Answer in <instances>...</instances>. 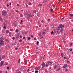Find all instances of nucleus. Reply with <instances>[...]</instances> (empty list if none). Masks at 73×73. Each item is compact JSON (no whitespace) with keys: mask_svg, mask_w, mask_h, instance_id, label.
Segmentation results:
<instances>
[{"mask_svg":"<svg viewBox=\"0 0 73 73\" xmlns=\"http://www.w3.org/2000/svg\"><path fill=\"white\" fill-rule=\"evenodd\" d=\"M29 5H31V2H30L29 3Z\"/></svg>","mask_w":73,"mask_h":73,"instance_id":"f704fd0d","label":"nucleus"},{"mask_svg":"<svg viewBox=\"0 0 73 73\" xmlns=\"http://www.w3.org/2000/svg\"><path fill=\"white\" fill-rule=\"evenodd\" d=\"M50 10L51 11V12H53V9H50Z\"/></svg>","mask_w":73,"mask_h":73,"instance_id":"c9c22d12","label":"nucleus"},{"mask_svg":"<svg viewBox=\"0 0 73 73\" xmlns=\"http://www.w3.org/2000/svg\"><path fill=\"white\" fill-rule=\"evenodd\" d=\"M17 6H18V7H20V5H19V4H17Z\"/></svg>","mask_w":73,"mask_h":73,"instance_id":"ea45409f","label":"nucleus"},{"mask_svg":"<svg viewBox=\"0 0 73 73\" xmlns=\"http://www.w3.org/2000/svg\"><path fill=\"white\" fill-rule=\"evenodd\" d=\"M15 50H17V49H18V48H17V47L16 48H15Z\"/></svg>","mask_w":73,"mask_h":73,"instance_id":"37998d69","label":"nucleus"},{"mask_svg":"<svg viewBox=\"0 0 73 73\" xmlns=\"http://www.w3.org/2000/svg\"><path fill=\"white\" fill-rule=\"evenodd\" d=\"M28 12L27 11L26 12V14H25V15H27V14H28Z\"/></svg>","mask_w":73,"mask_h":73,"instance_id":"4be33fe9","label":"nucleus"},{"mask_svg":"<svg viewBox=\"0 0 73 73\" xmlns=\"http://www.w3.org/2000/svg\"><path fill=\"white\" fill-rule=\"evenodd\" d=\"M36 11L35 10L34 11L33 13H36Z\"/></svg>","mask_w":73,"mask_h":73,"instance_id":"58836bf2","label":"nucleus"},{"mask_svg":"<svg viewBox=\"0 0 73 73\" xmlns=\"http://www.w3.org/2000/svg\"><path fill=\"white\" fill-rule=\"evenodd\" d=\"M30 39H31V37H29L28 38V40H30Z\"/></svg>","mask_w":73,"mask_h":73,"instance_id":"cd10ccee","label":"nucleus"},{"mask_svg":"<svg viewBox=\"0 0 73 73\" xmlns=\"http://www.w3.org/2000/svg\"><path fill=\"white\" fill-rule=\"evenodd\" d=\"M4 61H2L1 62L0 64V66H2V65H3V64H4Z\"/></svg>","mask_w":73,"mask_h":73,"instance_id":"423d86ee","label":"nucleus"},{"mask_svg":"<svg viewBox=\"0 0 73 73\" xmlns=\"http://www.w3.org/2000/svg\"><path fill=\"white\" fill-rule=\"evenodd\" d=\"M21 41H22V40L21 39H20L19 41V42H21Z\"/></svg>","mask_w":73,"mask_h":73,"instance_id":"473e14b6","label":"nucleus"},{"mask_svg":"<svg viewBox=\"0 0 73 73\" xmlns=\"http://www.w3.org/2000/svg\"><path fill=\"white\" fill-rule=\"evenodd\" d=\"M60 29V27H58V30L59 31V30Z\"/></svg>","mask_w":73,"mask_h":73,"instance_id":"4468645a","label":"nucleus"},{"mask_svg":"<svg viewBox=\"0 0 73 73\" xmlns=\"http://www.w3.org/2000/svg\"><path fill=\"white\" fill-rule=\"evenodd\" d=\"M37 43L36 44V45H38V43H39V42L37 41Z\"/></svg>","mask_w":73,"mask_h":73,"instance_id":"72a5a7b5","label":"nucleus"},{"mask_svg":"<svg viewBox=\"0 0 73 73\" xmlns=\"http://www.w3.org/2000/svg\"><path fill=\"white\" fill-rule=\"evenodd\" d=\"M10 31H13V30L12 29H10Z\"/></svg>","mask_w":73,"mask_h":73,"instance_id":"6e6d98bb","label":"nucleus"},{"mask_svg":"<svg viewBox=\"0 0 73 73\" xmlns=\"http://www.w3.org/2000/svg\"><path fill=\"white\" fill-rule=\"evenodd\" d=\"M55 33H55L54 32L53 33V35H55Z\"/></svg>","mask_w":73,"mask_h":73,"instance_id":"338daca9","label":"nucleus"},{"mask_svg":"<svg viewBox=\"0 0 73 73\" xmlns=\"http://www.w3.org/2000/svg\"><path fill=\"white\" fill-rule=\"evenodd\" d=\"M5 40L6 41H8V39H6Z\"/></svg>","mask_w":73,"mask_h":73,"instance_id":"4d7b16f0","label":"nucleus"},{"mask_svg":"<svg viewBox=\"0 0 73 73\" xmlns=\"http://www.w3.org/2000/svg\"><path fill=\"white\" fill-rule=\"evenodd\" d=\"M53 33H54L53 31H52L51 32V34H53Z\"/></svg>","mask_w":73,"mask_h":73,"instance_id":"79ce46f5","label":"nucleus"},{"mask_svg":"<svg viewBox=\"0 0 73 73\" xmlns=\"http://www.w3.org/2000/svg\"><path fill=\"white\" fill-rule=\"evenodd\" d=\"M34 39L35 40H36V38H35Z\"/></svg>","mask_w":73,"mask_h":73,"instance_id":"e2e57ef3","label":"nucleus"},{"mask_svg":"<svg viewBox=\"0 0 73 73\" xmlns=\"http://www.w3.org/2000/svg\"><path fill=\"white\" fill-rule=\"evenodd\" d=\"M70 50V51H72V50H73V49H72V48H70L69 49Z\"/></svg>","mask_w":73,"mask_h":73,"instance_id":"393cba45","label":"nucleus"},{"mask_svg":"<svg viewBox=\"0 0 73 73\" xmlns=\"http://www.w3.org/2000/svg\"><path fill=\"white\" fill-rule=\"evenodd\" d=\"M60 69H61V68H60L58 69H57V71H58Z\"/></svg>","mask_w":73,"mask_h":73,"instance_id":"a878e982","label":"nucleus"},{"mask_svg":"<svg viewBox=\"0 0 73 73\" xmlns=\"http://www.w3.org/2000/svg\"><path fill=\"white\" fill-rule=\"evenodd\" d=\"M0 20L1 21H3V19H2V18H0Z\"/></svg>","mask_w":73,"mask_h":73,"instance_id":"5701e85b","label":"nucleus"},{"mask_svg":"<svg viewBox=\"0 0 73 73\" xmlns=\"http://www.w3.org/2000/svg\"><path fill=\"white\" fill-rule=\"evenodd\" d=\"M20 17H23V15L22 14H20Z\"/></svg>","mask_w":73,"mask_h":73,"instance_id":"412c9836","label":"nucleus"},{"mask_svg":"<svg viewBox=\"0 0 73 73\" xmlns=\"http://www.w3.org/2000/svg\"><path fill=\"white\" fill-rule=\"evenodd\" d=\"M60 27L61 28V29L60 30V32L61 33H63L64 32V30H63V29L62 28H64V25H62V24H60Z\"/></svg>","mask_w":73,"mask_h":73,"instance_id":"f257e3e1","label":"nucleus"},{"mask_svg":"<svg viewBox=\"0 0 73 73\" xmlns=\"http://www.w3.org/2000/svg\"><path fill=\"white\" fill-rule=\"evenodd\" d=\"M68 64H65L64 66L63 67V68H66V67H68Z\"/></svg>","mask_w":73,"mask_h":73,"instance_id":"6e6552de","label":"nucleus"},{"mask_svg":"<svg viewBox=\"0 0 73 73\" xmlns=\"http://www.w3.org/2000/svg\"><path fill=\"white\" fill-rule=\"evenodd\" d=\"M39 27H41V24H40L39 26Z\"/></svg>","mask_w":73,"mask_h":73,"instance_id":"864d4df0","label":"nucleus"},{"mask_svg":"<svg viewBox=\"0 0 73 73\" xmlns=\"http://www.w3.org/2000/svg\"><path fill=\"white\" fill-rule=\"evenodd\" d=\"M31 13L30 12H28V13L27 14V16H29V17L30 16V15H31Z\"/></svg>","mask_w":73,"mask_h":73,"instance_id":"20e7f679","label":"nucleus"},{"mask_svg":"<svg viewBox=\"0 0 73 73\" xmlns=\"http://www.w3.org/2000/svg\"><path fill=\"white\" fill-rule=\"evenodd\" d=\"M11 33H9V35L10 37H11Z\"/></svg>","mask_w":73,"mask_h":73,"instance_id":"7c9ffc66","label":"nucleus"},{"mask_svg":"<svg viewBox=\"0 0 73 73\" xmlns=\"http://www.w3.org/2000/svg\"><path fill=\"white\" fill-rule=\"evenodd\" d=\"M5 56L4 55L3 56H2V58H5Z\"/></svg>","mask_w":73,"mask_h":73,"instance_id":"2f4dec72","label":"nucleus"},{"mask_svg":"<svg viewBox=\"0 0 73 73\" xmlns=\"http://www.w3.org/2000/svg\"><path fill=\"white\" fill-rule=\"evenodd\" d=\"M31 37H33V35H31Z\"/></svg>","mask_w":73,"mask_h":73,"instance_id":"bf43d9fd","label":"nucleus"},{"mask_svg":"<svg viewBox=\"0 0 73 73\" xmlns=\"http://www.w3.org/2000/svg\"><path fill=\"white\" fill-rule=\"evenodd\" d=\"M33 16H34V15H30L29 17H33Z\"/></svg>","mask_w":73,"mask_h":73,"instance_id":"f8f14e48","label":"nucleus"},{"mask_svg":"<svg viewBox=\"0 0 73 73\" xmlns=\"http://www.w3.org/2000/svg\"><path fill=\"white\" fill-rule=\"evenodd\" d=\"M69 19H72V18L71 17L70 15H69Z\"/></svg>","mask_w":73,"mask_h":73,"instance_id":"dca6fc26","label":"nucleus"},{"mask_svg":"<svg viewBox=\"0 0 73 73\" xmlns=\"http://www.w3.org/2000/svg\"><path fill=\"white\" fill-rule=\"evenodd\" d=\"M1 56H0V61H1Z\"/></svg>","mask_w":73,"mask_h":73,"instance_id":"a18cd8bd","label":"nucleus"},{"mask_svg":"<svg viewBox=\"0 0 73 73\" xmlns=\"http://www.w3.org/2000/svg\"><path fill=\"white\" fill-rule=\"evenodd\" d=\"M20 58L18 60V63H20Z\"/></svg>","mask_w":73,"mask_h":73,"instance_id":"aec40b11","label":"nucleus"},{"mask_svg":"<svg viewBox=\"0 0 73 73\" xmlns=\"http://www.w3.org/2000/svg\"><path fill=\"white\" fill-rule=\"evenodd\" d=\"M45 32H43L42 33V34H43V35H44V34H45Z\"/></svg>","mask_w":73,"mask_h":73,"instance_id":"603ef678","label":"nucleus"},{"mask_svg":"<svg viewBox=\"0 0 73 73\" xmlns=\"http://www.w3.org/2000/svg\"><path fill=\"white\" fill-rule=\"evenodd\" d=\"M61 56L62 57H64V54L61 53Z\"/></svg>","mask_w":73,"mask_h":73,"instance_id":"a211bd4d","label":"nucleus"},{"mask_svg":"<svg viewBox=\"0 0 73 73\" xmlns=\"http://www.w3.org/2000/svg\"><path fill=\"white\" fill-rule=\"evenodd\" d=\"M42 66H43V67H44L45 66V63L43 62L42 63Z\"/></svg>","mask_w":73,"mask_h":73,"instance_id":"1a4fd4ad","label":"nucleus"},{"mask_svg":"<svg viewBox=\"0 0 73 73\" xmlns=\"http://www.w3.org/2000/svg\"><path fill=\"white\" fill-rule=\"evenodd\" d=\"M7 13V11L5 10H3L2 12V15L3 16H5Z\"/></svg>","mask_w":73,"mask_h":73,"instance_id":"f03ea898","label":"nucleus"},{"mask_svg":"<svg viewBox=\"0 0 73 73\" xmlns=\"http://www.w3.org/2000/svg\"><path fill=\"white\" fill-rule=\"evenodd\" d=\"M41 68L40 66H39V67H36V70H40V68Z\"/></svg>","mask_w":73,"mask_h":73,"instance_id":"9d476101","label":"nucleus"},{"mask_svg":"<svg viewBox=\"0 0 73 73\" xmlns=\"http://www.w3.org/2000/svg\"><path fill=\"white\" fill-rule=\"evenodd\" d=\"M7 7H9V5L7 4Z\"/></svg>","mask_w":73,"mask_h":73,"instance_id":"69168bd1","label":"nucleus"},{"mask_svg":"<svg viewBox=\"0 0 73 73\" xmlns=\"http://www.w3.org/2000/svg\"><path fill=\"white\" fill-rule=\"evenodd\" d=\"M45 72H47V70H45Z\"/></svg>","mask_w":73,"mask_h":73,"instance_id":"0e129e2a","label":"nucleus"},{"mask_svg":"<svg viewBox=\"0 0 73 73\" xmlns=\"http://www.w3.org/2000/svg\"><path fill=\"white\" fill-rule=\"evenodd\" d=\"M18 31H19V30H18V29H17L16 31V32L17 33L18 32Z\"/></svg>","mask_w":73,"mask_h":73,"instance_id":"c756f323","label":"nucleus"},{"mask_svg":"<svg viewBox=\"0 0 73 73\" xmlns=\"http://www.w3.org/2000/svg\"><path fill=\"white\" fill-rule=\"evenodd\" d=\"M2 71H0V73H2Z\"/></svg>","mask_w":73,"mask_h":73,"instance_id":"774afa93","label":"nucleus"},{"mask_svg":"<svg viewBox=\"0 0 73 73\" xmlns=\"http://www.w3.org/2000/svg\"><path fill=\"white\" fill-rule=\"evenodd\" d=\"M20 33H18L17 35H18V36H19V35H20Z\"/></svg>","mask_w":73,"mask_h":73,"instance_id":"09e8293b","label":"nucleus"},{"mask_svg":"<svg viewBox=\"0 0 73 73\" xmlns=\"http://www.w3.org/2000/svg\"><path fill=\"white\" fill-rule=\"evenodd\" d=\"M25 36H23V38L24 40H25Z\"/></svg>","mask_w":73,"mask_h":73,"instance_id":"4c0bfd02","label":"nucleus"},{"mask_svg":"<svg viewBox=\"0 0 73 73\" xmlns=\"http://www.w3.org/2000/svg\"><path fill=\"white\" fill-rule=\"evenodd\" d=\"M72 45H73V43H71L70 44V46H72Z\"/></svg>","mask_w":73,"mask_h":73,"instance_id":"a19ab883","label":"nucleus"},{"mask_svg":"<svg viewBox=\"0 0 73 73\" xmlns=\"http://www.w3.org/2000/svg\"><path fill=\"white\" fill-rule=\"evenodd\" d=\"M39 36L40 37H41V33H40L39 35Z\"/></svg>","mask_w":73,"mask_h":73,"instance_id":"b1692460","label":"nucleus"},{"mask_svg":"<svg viewBox=\"0 0 73 73\" xmlns=\"http://www.w3.org/2000/svg\"><path fill=\"white\" fill-rule=\"evenodd\" d=\"M69 16H71V17H73V14H70L69 15Z\"/></svg>","mask_w":73,"mask_h":73,"instance_id":"2eb2a0df","label":"nucleus"},{"mask_svg":"<svg viewBox=\"0 0 73 73\" xmlns=\"http://www.w3.org/2000/svg\"><path fill=\"white\" fill-rule=\"evenodd\" d=\"M68 69H66L65 72H68Z\"/></svg>","mask_w":73,"mask_h":73,"instance_id":"f3484780","label":"nucleus"},{"mask_svg":"<svg viewBox=\"0 0 73 73\" xmlns=\"http://www.w3.org/2000/svg\"><path fill=\"white\" fill-rule=\"evenodd\" d=\"M4 40V38L3 36H2L0 38V40Z\"/></svg>","mask_w":73,"mask_h":73,"instance_id":"9b49d317","label":"nucleus"},{"mask_svg":"<svg viewBox=\"0 0 73 73\" xmlns=\"http://www.w3.org/2000/svg\"><path fill=\"white\" fill-rule=\"evenodd\" d=\"M9 32V30H6V33H8Z\"/></svg>","mask_w":73,"mask_h":73,"instance_id":"ddd939ff","label":"nucleus"},{"mask_svg":"<svg viewBox=\"0 0 73 73\" xmlns=\"http://www.w3.org/2000/svg\"><path fill=\"white\" fill-rule=\"evenodd\" d=\"M15 38L14 37H13V40H15Z\"/></svg>","mask_w":73,"mask_h":73,"instance_id":"5fc2aeb1","label":"nucleus"},{"mask_svg":"<svg viewBox=\"0 0 73 73\" xmlns=\"http://www.w3.org/2000/svg\"><path fill=\"white\" fill-rule=\"evenodd\" d=\"M41 22L42 23H43L44 22V21H43V20H42L41 21Z\"/></svg>","mask_w":73,"mask_h":73,"instance_id":"13d9d810","label":"nucleus"},{"mask_svg":"<svg viewBox=\"0 0 73 73\" xmlns=\"http://www.w3.org/2000/svg\"><path fill=\"white\" fill-rule=\"evenodd\" d=\"M16 38L17 39H18V38H19V36H16Z\"/></svg>","mask_w":73,"mask_h":73,"instance_id":"c85d7f7f","label":"nucleus"},{"mask_svg":"<svg viewBox=\"0 0 73 73\" xmlns=\"http://www.w3.org/2000/svg\"><path fill=\"white\" fill-rule=\"evenodd\" d=\"M52 64V62H48L46 64V68L48 67V66H49L48 65H51V64Z\"/></svg>","mask_w":73,"mask_h":73,"instance_id":"7ed1b4c3","label":"nucleus"},{"mask_svg":"<svg viewBox=\"0 0 73 73\" xmlns=\"http://www.w3.org/2000/svg\"><path fill=\"white\" fill-rule=\"evenodd\" d=\"M7 69H8V70L9 69V67H7Z\"/></svg>","mask_w":73,"mask_h":73,"instance_id":"e433bc0d","label":"nucleus"},{"mask_svg":"<svg viewBox=\"0 0 73 73\" xmlns=\"http://www.w3.org/2000/svg\"><path fill=\"white\" fill-rule=\"evenodd\" d=\"M64 58H65V59H67V58H66V57H64Z\"/></svg>","mask_w":73,"mask_h":73,"instance_id":"680f3d73","label":"nucleus"},{"mask_svg":"<svg viewBox=\"0 0 73 73\" xmlns=\"http://www.w3.org/2000/svg\"><path fill=\"white\" fill-rule=\"evenodd\" d=\"M43 32H46V30H43Z\"/></svg>","mask_w":73,"mask_h":73,"instance_id":"3c124183","label":"nucleus"},{"mask_svg":"<svg viewBox=\"0 0 73 73\" xmlns=\"http://www.w3.org/2000/svg\"><path fill=\"white\" fill-rule=\"evenodd\" d=\"M3 28L4 29H6V27H5V26L3 27Z\"/></svg>","mask_w":73,"mask_h":73,"instance_id":"de8ad7c7","label":"nucleus"},{"mask_svg":"<svg viewBox=\"0 0 73 73\" xmlns=\"http://www.w3.org/2000/svg\"><path fill=\"white\" fill-rule=\"evenodd\" d=\"M42 4H40L38 5V6L40 7V6H42Z\"/></svg>","mask_w":73,"mask_h":73,"instance_id":"bb28decb","label":"nucleus"},{"mask_svg":"<svg viewBox=\"0 0 73 73\" xmlns=\"http://www.w3.org/2000/svg\"><path fill=\"white\" fill-rule=\"evenodd\" d=\"M48 21H50V19H48Z\"/></svg>","mask_w":73,"mask_h":73,"instance_id":"8fccbe9b","label":"nucleus"},{"mask_svg":"<svg viewBox=\"0 0 73 73\" xmlns=\"http://www.w3.org/2000/svg\"><path fill=\"white\" fill-rule=\"evenodd\" d=\"M15 11H16V12H19V11H18L17 10H15Z\"/></svg>","mask_w":73,"mask_h":73,"instance_id":"c03bdc74","label":"nucleus"},{"mask_svg":"<svg viewBox=\"0 0 73 73\" xmlns=\"http://www.w3.org/2000/svg\"><path fill=\"white\" fill-rule=\"evenodd\" d=\"M20 38H22V36H21V35H20Z\"/></svg>","mask_w":73,"mask_h":73,"instance_id":"052dcab7","label":"nucleus"},{"mask_svg":"<svg viewBox=\"0 0 73 73\" xmlns=\"http://www.w3.org/2000/svg\"><path fill=\"white\" fill-rule=\"evenodd\" d=\"M24 63H25V64H27V60H25L24 62Z\"/></svg>","mask_w":73,"mask_h":73,"instance_id":"6ab92c4d","label":"nucleus"},{"mask_svg":"<svg viewBox=\"0 0 73 73\" xmlns=\"http://www.w3.org/2000/svg\"><path fill=\"white\" fill-rule=\"evenodd\" d=\"M35 73H38V71H35Z\"/></svg>","mask_w":73,"mask_h":73,"instance_id":"49530a36","label":"nucleus"},{"mask_svg":"<svg viewBox=\"0 0 73 73\" xmlns=\"http://www.w3.org/2000/svg\"><path fill=\"white\" fill-rule=\"evenodd\" d=\"M0 45L1 46L3 45H4V41H1L0 43Z\"/></svg>","mask_w":73,"mask_h":73,"instance_id":"0eeeda50","label":"nucleus"},{"mask_svg":"<svg viewBox=\"0 0 73 73\" xmlns=\"http://www.w3.org/2000/svg\"><path fill=\"white\" fill-rule=\"evenodd\" d=\"M53 65H54V69H56V68H57V67H58V66L56 65V64H54Z\"/></svg>","mask_w":73,"mask_h":73,"instance_id":"39448f33","label":"nucleus"}]
</instances>
